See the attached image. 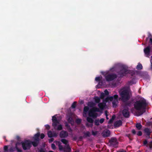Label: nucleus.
I'll return each mask as SVG.
<instances>
[{
    "label": "nucleus",
    "mask_w": 152,
    "mask_h": 152,
    "mask_svg": "<svg viewBox=\"0 0 152 152\" xmlns=\"http://www.w3.org/2000/svg\"><path fill=\"white\" fill-rule=\"evenodd\" d=\"M93 124H89L88 123H86V126L88 127H92L93 126Z\"/></svg>",
    "instance_id": "42"
},
{
    "label": "nucleus",
    "mask_w": 152,
    "mask_h": 152,
    "mask_svg": "<svg viewBox=\"0 0 152 152\" xmlns=\"http://www.w3.org/2000/svg\"><path fill=\"white\" fill-rule=\"evenodd\" d=\"M130 71L128 70L126 68L123 67L118 72V75H120V77H122L124 76H125L127 74L130 73Z\"/></svg>",
    "instance_id": "7"
},
{
    "label": "nucleus",
    "mask_w": 152,
    "mask_h": 152,
    "mask_svg": "<svg viewBox=\"0 0 152 152\" xmlns=\"http://www.w3.org/2000/svg\"><path fill=\"white\" fill-rule=\"evenodd\" d=\"M40 133L38 132L36 134H35L34 136V141H39V137L40 136Z\"/></svg>",
    "instance_id": "22"
},
{
    "label": "nucleus",
    "mask_w": 152,
    "mask_h": 152,
    "mask_svg": "<svg viewBox=\"0 0 152 152\" xmlns=\"http://www.w3.org/2000/svg\"><path fill=\"white\" fill-rule=\"evenodd\" d=\"M144 131L146 134L148 136V138H150V135L151 133V132L149 129L148 128H145L144 129Z\"/></svg>",
    "instance_id": "17"
},
{
    "label": "nucleus",
    "mask_w": 152,
    "mask_h": 152,
    "mask_svg": "<svg viewBox=\"0 0 152 152\" xmlns=\"http://www.w3.org/2000/svg\"><path fill=\"white\" fill-rule=\"evenodd\" d=\"M137 68L138 70H141L142 68V65L140 63L138 64L137 66Z\"/></svg>",
    "instance_id": "37"
},
{
    "label": "nucleus",
    "mask_w": 152,
    "mask_h": 152,
    "mask_svg": "<svg viewBox=\"0 0 152 152\" xmlns=\"http://www.w3.org/2000/svg\"><path fill=\"white\" fill-rule=\"evenodd\" d=\"M113 100V96H110L107 97L105 98V99H104L103 101V102H107L108 101H112Z\"/></svg>",
    "instance_id": "18"
},
{
    "label": "nucleus",
    "mask_w": 152,
    "mask_h": 152,
    "mask_svg": "<svg viewBox=\"0 0 152 152\" xmlns=\"http://www.w3.org/2000/svg\"><path fill=\"white\" fill-rule=\"evenodd\" d=\"M83 138V137L82 136H80L79 137V139H82Z\"/></svg>",
    "instance_id": "62"
},
{
    "label": "nucleus",
    "mask_w": 152,
    "mask_h": 152,
    "mask_svg": "<svg viewBox=\"0 0 152 152\" xmlns=\"http://www.w3.org/2000/svg\"><path fill=\"white\" fill-rule=\"evenodd\" d=\"M150 42L152 44V38H150Z\"/></svg>",
    "instance_id": "61"
},
{
    "label": "nucleus",
    "mask_w": 152,
    "mask_h": 152,
    "mask_svg": "<svg viewBox=\"0 0 152 152\" xmlns=\"http://www.w3.org/2000/svg\"><path fill=\"white\" fill-rule=\"evenodd\" d=\"M147 143L148 142L146 140H145L143 141V145H146L147 144Z\"/></svg>",
    "instance_id": "51"
},
{
    "label": "nucleus",
    "mask_w": 152,
    "mask_h": 152,
    "mask_svg": "<svg viewBox=\"0 0 152 152\" xmlns=\"http://www.w3.org/2000/svg\"><path fill=\"white\" fill-rule=\"evenodd\" d=\"M20 143L21 144L22 147L24 150H29L31 147V143L29 140H26Z\"/></svg>",
    "instance_id": "5"
},
{
    "label": "nucleus",
    "mask_w": 152,
    "mask_h": 152,
    "mask_svg": "<svg viewBox=\"0 0 152 152\" xmlns=\"http://www.w3.org/2000/svg\"><path fill=\"white\" fill-rule=\"evenodd\" d=\"M68 134L67 132L65 131H62L59 134V136L61 138H64L67 137Z\"/></svg>",
    "instance_id": "16"
},
{
    "label": "nucleus",
    "mask_w": 152,
    "mask_h": 152,
    "mask_svg": "<svg viewBox=\"0 0 152 152\" xmlns=\"http://www.w3.org/2000/svg\"><path fill=\"white\" fill-rule=\"evenodd\" d=\"M65 126L67 128L70 126L66 122V123L65 124Z\"/></svg>",
    "instance_id": "57"
},
{
    "label": "nucleus",
    "mask_w": 152,
    "mask_h": 152,
    "mask_svg": "<svg viewBox=\"0 0 152 152\" xmlns=\"http://www.w3.org/2000/svg\"><path fill=\"white\" fill-rule=\"evenodd\" d=\"M132 132L133 134H135L136 133V131L134 129H132Z\"/></svg>",
    "instance_id": "50"
},
{
    "label": "nucleus",
    "mask_w": 152,
    "mask_h": 152,
    "mask_svg": "<svg viewBox=\"0 0 152 152\" xmlns=\"http://www.w3.org/2000/svg\"><path fill=\"white\" fill-rule=\"evenodd\" d=\"M106 105V103L105 102H102L99 103L98 104V106L101 109H103Z\"/></svg>",
    "instance_id": "21"
},
{
    "label": "nucleus",
    "mask_w": 152,
    "mask_h": 152,
    "mask_svg": "<svg viewBox=\"0 0 152 152\" xmlns=\"http://www.w3.org/2000/svg\"><path fill=\"white\" fill-rule=\"evenodd\" d=\"M4 150L5 151H7L8 150V147L7 145L5 146L4 147Z\"/></svg>",
    "instance_id": "47"
},
{
    "label": "nucleus",
    "mask_w": 152,
    "mask_h": 152,
    "mask_svg": "<svg viewBox=\"0 0 152 152\" xmlns=\"http://www.w3.org/2000/svg\"><path fill=\"white\" fill-rule=\"evenodd\" d=\"M105 114L106 116H108L107 111V110L105 111Z\"/></svg>",
    "instance_id": "59"
},
{
    "label": "nucleus",
    "mask_w": 152,
    "mask_h": 152,
    "mask_svg": "<svg viewBox=\"0 0 152 152\" xmlns=\"http://www.w3.org/2000/svg\"><path fill=\"white\" fill-rule=\"evenodd\" d=\"M62 129V126L60 124L58 125L57 127L56 126L55 129L58 130H61Z\"/></svg>",
    "instance_id": "35"
},
{
    "label": "nucleus",
    "mask_w": 152,
    "mask_h": 152,
    "mask_svg": "<svg viewBox=\"0 0 152 152\" xmlns=\"http://www.w3.org/2000/svg\"><path fill=\"white\" fill-rule=\"evenodd\" d=\"M94 124L96 126H98L99 125V119H95L94 121Z\"/></svg>",
    "instance_id": "36"
},
{
    "label": "nucleus",
    "mask_w": 152,
    "mask_h": 152,
    "mask_svg": "<svg viewBox=\"0 0 152 152\" xmlns=\"http://www.w3.org/2000/svg\"><path fill=\"white\" fill-rule=\"evenodd\" d=\"M109 142L111 145L114 147L116 146L118 144L117 140L115 137H112L109 140Z\"/></svg>",
    "instance_id": "9"
},
{
    "label": "nucleus",
    "mask_w": 152,
    "mask_h": 152,
    "mask_svg": "<svg viewBox=\"0 0 152 152\" xmlns=\"http://www.w3.org/2000/svg\"><path fill=\"white\" fill-rule=\"evenodd\" d=\"M45 135L43 133H42L40 135V138L41 139H43L45 137Z\"/></svg>",
    "instance_id": "49"
},
{
    "label": "nucleus",
    "mask_w": 152,
    "mask_h": 152,
    "mask_svg": "<svg viewBox=\"0 0 152 152\" xmlns=\"http://www.w3.org/2000/svg\"><path fill=\"white\" fill-rule=\"evenodd\" d=\"M100 109L96 107H93L88 112V115L93 118H96L98 116V113L96 112H100Z\"/></svg>",
    "instance_id": "4"
},
{
    "label": "nucleus",
    "mask_w": 152,
    "mask_h": 152,
    "mask_svg": "<svg viewBox=\"0 0 152 152\" xmlns=\"http://www.w3.org/2000/svg\"><path fill=\"white\" fill-rule=\"evenodd\" d=\"M104 121V119L103 118H101L99 121V123L102 124Z\"/></svg>",
    "instance_id": "43"
},
{
    "label": "nucleus",
    "mask_w": 152,
    "mask_h": 152,
    "mask_svg": "<svg viewBox=\"0 0 152 152\" xmlns=\"http://www.w3.org/2000/svg\"><path fill=\"white\" fill-rule=\"evenodd\" d=\"M58 143L59 149L60 151H62L63 152H71V148L69 144H68L67 145H65L63 147L62 145H61L60 142L59 141L58 142Z\"/></svg>",
    "instance_id": "6"
},
{
    "label": "nucleus",
    "mask_w": 152,
    "mask_h": 152,
    "mask_svg": "<svg viewBox=\"0 0 152 152\" xmlns=\"http://www.w3.org/2000/svg\"><path fill=\"white\" fill-rule=\"evenodd\" d=\"M89 110V108L88 106H85L83 109V113L86 114Z\"/></svg>",
    "instance_id": "31"
},
{
    "label": "nucleus",
    "mask_w": 152,
    "mask_h": 152,
    "mask_svg": "<svg viewBox=\"0 0 152 152\" xmlns=\"http://www.w3.org/2000/svg\"><path fill=\"white\" fill-rule=\"evenodd\" d=\"M52 126L53 127L54 129H56L57 124L59 123V121L57 120L56 117L54 115L52 118Z\"/></svg>",
    "instance_id": "10"
},
{
    "label": "nucleus",
    "mask_w": 152,
    "mask_h": 152,
    "mask_svg": "<svg viewBox=\"0 0 152 152\" xmlns=\"http://www.w3.org/2000/svg\"><path fill=\"white\" fill-rule=\"evenodd\" d=\"M126 106H130L131 105V103L129 102H127L126 103Z\"/></svg>",
    "instance_id": "56"
},
{
    "label": "nucleus",
    "mask_w": 152,
    "mask_h": 152,
    "mask_svg": "<svg viewBox=\"0 0 152 152\" xmlns=\"http://www.w3.org/2000/svg\"><path fill=\"white\" fill-rule=\"evenodd\" d=\"M122 124V121L121 120H119L115 122L114 124V126L116 128L118 127L121 126Z\"/></svg>",
    "instance_id": "15"
},
{
    "label": "nucleus",
    "mask_w": 152,
    "mask_h": 152,
    "mask_svg": "<svg viewBox=\"0 0 152 152\" xmlns=\"http://www.w3.org/2000/svg\"><path fill=\"white\" fill-rule=\"evenodd\" d=\"M82 121V120L81 119L77 118L75 120L76 123L77 124H80Z\"/></svg>",
    "instance_id": "38"
},
{
    "label": "nucleus",
    "mask_w": 152,
    "mask_h": 152,
    "mask_svg": "<svg viewBox=\"0 0 152 152\" xmlns=\"http://www.w3.org/2000/svg\"><path fill=\"white\" fill-rule=\"evenodd\" d=\"M83 101H81L80 102V103L81 104H83Z\"/></svg>",
    "instance_id": "64"
},
{
    "label": "nucleus",
    "mask_w": 152,
    "mask_h": 152,
    "mask_svg": "<svg viewBox=\"0 0 152 152\" xmlns=\"http://www.w3.org/2000/svg\"><path fill=\"white\" fill-rule=\"evenodd\" d=\"M76 102H74L72 105L71 107L72 108H75L76 107Z\"/></svg>",
    "instance_id": "40"
},
{
    "label": "nucleus",
    "mask_w": 152,
    "mask_h": 152,
    "mask_svg": "<svg viewBox=\"0 0 152 152\" xmlns=\"http://www.w3.org/2000/svg\"><path fill=\"white\" fill-rule=\"evenodd\" d=\"M84 135L83 137L86 138L87 137H90L91 136V133L89 131H87L86 132H83Z\"/></svg>",
    "instance_id": "24"
},
{
    "label": "nucleus",
    "mask_w": 152,
    "mask_h": 152,
    "mask_svg": "<svg viewBox=\"0 0 152 152\" xmlns=\"http://www.w3.org/2000/svg\"><path fill=\"white\" fill-rule=\"evenodd\" d=\"M136 127L138 130H140L142 128V126L140 123H138L136 124Z\"/></svg>",
    "instance_id": "27"
},
{
    "label": "nucleus",
    "mask_w": 152,
    "mask_h": 152,
    "mask_svg": "<svg viewBox=\"0 0 152 152\" xmlns=\"http://www.w3.org/2000/svg\"><path fill=\"white\" fill-rule=\"evenodd\" d=\"M113 97V100L112 101V104L114 108H115L117 106V103L118 102V95L116 94L114 95Z\"/></svg>",
    "instance_id": "11"
},
{
    "label": "nucleus",
    "mask_w": 152,
    "mask_h": 152,
    "mask_svg": "<svg viewBox=\"0 0 152 152\" xmlns=\"http://www.w3.org/2000/svg\"><path fill=\"white\" fill-rule=\"evenodd\" d=\"M61 142L64 144H65L66 145H67V144L68 142V141L67 140L64 139H61Z\"/></svg>",
    "instance_id": "33"
},
{
    "label": "nucleus",
    "mask_w": 152,
    "mask_h": 152,
    "mask_svg": "<svg viewBox=\"0 0 152 152\" xmlns=\"http://www.w3.org/2000/svg\"><path fill=\"white\" fill-rule=\"evenodd\" d=\"M88 106L91 107H93L95 105V104L92 102H89L87 104Z\"/></svg>",
    "instance_id": "29"
},
{
    "label": "nucleus",
    "mask_w": 152,
    "mask_h": 152,
    "mask_svg": "<svg viewBox=\"0 0 152 152\" xmlns=\"http://www.w3.org/2000/svg\"><path fill=\"white\" fill-rule=\"evenodd\" d=\"M133 80H131L130 81V83H132V84H134V83H132V81H133Z\"/></svg>",
    "instance_id": "63"
},
{
    "label": "nucleus",
    "mask_w": 152,
    "mask_h": 152,
    "mask_svg": "<svg viewBox=\"0 0 152 152\" xmlns=\"http://www.w3.org/2000/svg\"><path fill=\"white\" fill-rule=\"evenodd\" d=\"M113 100V96H110L107 97L105 98V99H104L103 101V102H107L108 101H112Z\"/></svg>",
    "instance_id": "19"
},
{
    "label": "nucleus",
    "mask_w": 152,
    "mask_h": 152,
    "mask_svg": "<svg viewBox=\"0 0 152 152\" xmlns=\"http://www.w3.org/2000/svg\"><path fill=\"white\" fill-rule=\"evenodd\" d=\"M121 100L124 102H127L130 99L129 92L126 89L123 90L119 91Z\"/></svg>",
    "instance_id": "2"
},
{
    "label": "nucleus",
    "mask_w": 152,
    "mask_h": 152,
    "mask_svg": "<svg viewBox=\"0 0 152 152\" xmlns=\"http://www.w3.org/2000/svg\"><path fill=\"white\" fill-rule=\"evenodd\" d=\"M151 49V48L150 46V45H148L144 49V52L145 54L148 56L150 55Z\"/></svg>",
    "instance_id": "13"
},
{
    "label": "nucleus",
    "mask_w": 152,
    "mask_h": 152,
    "mask_svg": "<svg viewBox=\"0 0 152 152\" xmlns=\"http://www.w3.org/2000/svg\"><path fill=\"white\" fill-rule=\"evenodd\" d=\"M102 136L104 137H108L110 135V132L108 130H106L102 132Z\"/></svg>",
    "instance_id": "14"
},
{
    "label": "nucleus",
    "mask_w": 152,
    "mask_h": 152,
    "mask_svg": "<svg viewBox=\"0 0 152 152\" xmlns=\"http://www.w3.org/2000/svg\"><path fill=\"white\" fill-rule=\"evenodd\" d=\"M142 134V133L141 131H139L137 133V135L139 136H141Z\"/></svg>",
    "instance_id": "44"
},
{
    "label": "nucleus",
    "mask_w": 152,
    "mask_h": 152,
    "mask_svg": "<svg viewBox=\"0 0 152 152\" xmlns=\"http://www.w3.org/2000/svg\"><path fill=\"white\" fill-rule=\"evenodd\" d=\"M100 109L96 107H93L88 112V115L93 118H96L98 116V113L96 112H100Z\"/></svg>",
    "instance_id": "3"
},
{
    "label": "nucleus",
    "mask_w": 152,
    "mask_h": 152,
    "mask_svg": "<svg viewBox=\"0 0 152 152\" xmlns=\"http://www.w3.org/2000/svg\"><path fill=\"white\" fill-rule=\"evenodd\" d=\"M95 102L96 103H99L100 101V98L98 96H95L94 97Z\"/></svg>",
    "instance_id": "30"
},
{
    "label": "nucleus",
    "mask_w": 152,
    "mask_h": 152,
    "mask_svg": "<svg viewBox=\"0 0 152 152\" xmlns=\"http://www.w3.org/2000/svg\"><path fill=\"white\" fill-rule=\"evenodd\" d=\"M51 148H52L53 150H55L56 149V146H55V145L54 144V143H53L51 144Z\"/></svg>",
    "instance_id": "41"
},
{
    "label": "nucleus",
    "mask_w": 152,
    "mask_h": 152,
    "mask_svg": "<svg viewBox=\"0 0 152 152\" xmlns=\"http://www.w3.org/2000/svg\"><path fill=\"white\" fill-rule=\"evenodd\" d=\"M122 113L123 116L125 118H128L130 116L129 112L128 109H124L122 110Z\"/></svg>",
    "instance_id": "12"
},
{
    "label": "nucleus",
    "mask_w": 152,
    "mask_h": 152,
    "mask_svg": "<svg viewBox=\"0 0 152 152\" xmlns=\"http://www.w3.org/2000/svg\"><path fill=\"white\" fill-rule=\"evenodd\" d=\"M149 147L151 148H152V141H151L149 143Z\"/></svg>",
    "instance_id": "55"
},
{
    "label": "nucleus",
    "mask_w": 152,
    "mask_h": 152,
    "mask_svg": "<svg viewBox=\"0 0 152 152\" xmlns=\"http://www.w3.org/2000/svg\"><path fill=\"white\" fill-rule=\"evenodd\" d=\"M105 96V95L104 93L102 92L101 93L100 96V98L101 99H103Z\"/></svg>",
    "instance_id": "39"
},
{
    "label": "nucleus",
    "mask_w": 152,
    "mask_h": 152,
    "mask_svg": "<svg viewBox=\"0 0 152 152\" xmlns=\"http://www.w3.org/2000/svg\"><path fill=\"white\" fill-rule=\"evenodd\" d=\"M117 78V75L115 74H109L105 76V78L107 81H112Z\"/></svg>",
    "instance_id": "8"
},
{
    "label": "nucleus",
    "mask_w": 152,
    "mask_h": 152,
    "mask_svg": "<svg viewBox=\"0 0 152 152\" xmlns=\"http://www.w3.org/2000/svg\"><path fill=\"white\" fill-rule=\"evenodd\" d=\"M10 151H13L14 150L13 149V148L12 147H11L10 148Z\"/></svg>",
    "instance_id": "60"
},
{
    "label": "nucleus",
    "mask_w": 152,
    "mask_h": 152,
    "mask_svg": "<svg viewBox=\"0 0 152 152\" xmlns=\"http://www.w3.org/2000/svg\"><path fill=\"white\" fill-rule=\"evenodd\" d=\"M30 142L31 143V146H32V145L34 147H36L38 146L39 144V141H31L30 140Z\"/></svg>",
    "instance_id": "20"
},
{
    "label": "nucleus",
    "mask_w": 152,
    "mask_h": 152,
    "mask_svg": "<svg viewBox=\"0 0 152 152\" xmlns=\"http://www.w3.org/2000/svg\"><path fill=\"white\" fill-rule=\"evenodd\" d=\"M148 105L145 99H143L137 101L134 104V108L137 110L139 111L138 116L142 115L146 111V107Z\"/></svg>",
    "instance_id": "1"
},
{
    "label": "nucleus",
    "mask_w": 152,
    "mask_h": 152,
    "mask_svg": "<svg viewBox=\"0 0 152 152\" xmlns=\"http://www.w3.org/2000/svg\"><path fill=\"white\" fill-rule=\"evenodd\" d=\"M54 139L53 138H51L49 140V142L50 143L53 141Z\"/></svg>",
    "instance_id": "52"
},
{
    "label": "nucleus",
    "mask_w": 152,
    "mask_h": 152,
    "mask_svg": "<svg viewBox=\"0 0 152 152\" xmlns=\"http://www.w3.org/2000/svg\"><path fill=\"white\" fill-rule=\"evenodd\" d=\"M39 152H45L44 150L42 148H41L39 150Z\"/></svg>",
    "instance_id": "54"
},
{
    "label": "nucleus",
    "mask_w": 152,
    "mask_h": 152,
    "mask_svg": "<svg viewBox=\"0 0 152 152\" xmlns=\"http://www.w3.org/2000/svg\"><path fill=\"white\" fill-rule=\"evenodd\" d=\"M20 144V143L18 142H17L15 144V148L17 150L18 152H22V151L19 149L18 147V145Z\"/></svg>",
    "instance_id": "26"
},
{
    "label": "nucleus",
    "mask_w": 152,
    "mask_h": 152,
    "mask_svg": "<svg viewBox=\"0 0 152 152\" xmlns=\"http://www.w3.org/2000/svg\"><path fill=\"white\" fill-rule=\"evenodd\" d=\"M45 127L46 128L48 129H49L50 128V126L48 124H47L45 125Z\"/></svg>",
    "instance_id": "53"
},
{
    "label": "nucleus",
    "mask_w": 152,
    "mask_h": 152,
    "mask_svg": "<svg viewBox=\"0 0 152 152\" xmlns=\"http://www.w3.org/2000/svg\"><path fill=\"white\" fill-rule=\"evenodd\" d=\"M102 78V76H101V77L99 76L98 77H96L95 78V80L97 82H99V84H100V83H101V84H102V82H101V81Z\"/></svg>",
    "instance_id": "25"
},
{
    "label": "nucleus",
    "mask_w": 152,
    "mask_h": 152,
    "mask_svg": "<svg viewBox=\"0 0 152 152\" xmlns=\"http://www.w3.org/2000/svg\"><path fill=\"white\" fill-rule=\"evenodd\" d=\"M97 131L94 132L93 131H92V134L94 136H95L96 134H97Z\"/></svg>",
    "instance_id": "45"
},
{
    "label": "nucleus",
    "mask_w": 152,
    "mask_h": 152,
    "mask_svg": "<svg viewBox=\"0 0 152 152\" xmlns=\"http://www.w3.org/2000/svg\"><path fill=\"white\" fill-rule=\"evenodd\" d=\"M67 129L68 130V131L69 132H71L72 131V130L71 128L70 127V126H69V127H68L67 128Z\"/></svg>",
    "instance_id": "46"
},
{
    "label": "nucleus",
    "mask_w": 152,
    "mask_h": 152,
    "mask_svg": "<svg viewBox=\"0 0 152 152\" xmlns=\"http://www.w3.org/2000/svg\"><path fill=\"white\" fill-rule=\"evenodd\" d=\"M48 137L50 138H51L53 137H55L56 136V134L54 133L53 134L52 132L50 131L48 132Z\"/></svg>",
    "instance_id": "23"
},
{
    "label": "nucleus",
    "mask_w": 152,
    "mask_h": 152,
    "mask_svg": "<svg viewBox=\"0 0 152 152\" xmlns=\"http://www.w3.org/2000/svg\"><path fill=\"white\" fill-rule=\"evenodd\" d=\"M67 121L69 123H71L73 121L72 118L71 116H68V117Z\"/></svg>",
    "instance_id": "34"
},
{
    "label": "nucleus",
    "mask_w": 152,
    "mask_h": 152,
    "mask_svg": "<svg viewBox=\"0 0 152 152\" xmlns=\"http://www.w3.org/2000/svg\"><path fill=\"white\" fill-rule=\"evenodd\" d=\"M127 136L129 138V140H132V139H131L130 137V134H128L127 135Z\"/></svg>",
    "instance_id": "58"
},
{
    "label": "nucleus",
    "mask_w": 152,
    "mask_h": 152,
    "mask_svg": "<svg viewBox=\"0 0 152 152\" xmlns=\"http://www.w3.org/2000/svg\"><path fill=\"white\" fill-rule=\"evenodd\" d=\"M104 93L105 94V95H107L109 94V92L107 89H106L104 91Z\"/></svg>",
    "instance_id": "48"
},
{
    "label": "nucleus",
    "mask_w": 152,
    "mask_h": 152,
    "mask_svg": "<svg viewBox=\"0 0 152 152\" xmlns=\"http://www.w3.org/2000/svg\"><path fill=\"white\" fill-rule=\"evenodd\" d=\"M87 121L89 123H91V124H93L94 122V120L92 118L89 117H87L86 118Z\"/></svg>",
    "instance_id": "28"
},
{
    "label": "nucleus",
    "mask_w": 152,
    "mask_h": 152,
    "mask_svg": "<svg viewBox=\"0 0 152 152\" xmlns=\"http://www.w3.org/2000/svg\"><path fill=\"white\" fill-rule=\"evenodd\" d=\"M115 115H113L112 116V118L109 120V121L108 122V123H109V124L112 123L113 122V121L115 119Z\"/></svg>",
    "instance_id": "32"
}]
</instances>
